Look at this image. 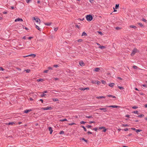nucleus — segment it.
Masks as SVG:
<instances>
[{
	"instance_id": "31",
	"label": "nucleus",
	"mask_w": 147,
	"mask_h": 147,
	"mask_svg": "<svg viewBox=\"0 0 147 147\" xmlns=\"http://www.w3.org/2000/svg\"><path fill=\"white\" fill-rule=\"evenodd\" d=\"M122 126L123 127H128L129 126V125L127 124H122Z\"/></svg>"
},
{
	"instance_id": "40",
	"label": "nucleus",
	"mask_w": 147,
	"mask_h": 147,
	"mask_svg": "<svg viewBox=\"0 0 147 147\" xmlns=\"http://www.w3.org/2000/svg\"><path fill=\"white\" fill-rule=\"evenodd\" d=\"M64 134V131H61L59 133V134Z\"/></svg>"
},
{
	"instance_id": "4",
	"label": "nucleus",
	"mask_w": 147,
	"mask_h": 147,
	"mask_svg": "<svg viewBox=\"0 0 147 147\" xmlns=\"http://www.w3.org/2000/svg\"><path fill=\"white\" fill-rule=\"evenodd\" d=\"M44 110H51L53 109V108L51 107H47L43 108H42Z\"/></svg>"
},
{
	"instance_id": "38",
	"label": "nucleus",
	"mask_w": 147,
	"mask_h": 147,
	"mask_svg": "<svg viewBox=\"0 0 147 147\" xmlns=\"http://www.w3.org/2000/svg\"><path fill=\"white\" fill-rule=\"evenodd\" d=\"M133 113L135 114H138V111H134L133 112Z\"/></svg>"
},
{
	"instance_id": "26",
	"label": "nucleus",
	"mask_w": 147,
	"mask_h": 147,
	"mask_svg": "<svg viewBox=\"0 0 147 147\" xmlns=\"http://www.w3.org/2000/svg\"><path fill=\"white\" fill-rule=\"evenodd\" d=\"M81 127H82V128H83L84 129V130L85 131H87V129H86V128L84 126H81Z\"/></svg>"
},
{
	"instance_id": "21",
	"label": "nucleus",
	"mask_w": 147,
	"mask_h": 147,
	"mask_svg": "<svg viewBox=\"0 0 147 147\" xmlns=\"http://www.w3.org/2000/svg\"><path fill=\"white\" fill-rule=\"evenodd\" d=\"M15 123L13 122H9V123H8V125H12Z\"/></svg>"
},
{
	"instance_id": "39",
	"label": "nucleus",
	"mask_w": 147,
	"mask_h": 147,
	"mask_svg": "<svg viewBox=\"0 0 147 147\" xmlns=\"http://www.w3.org/2000/svg\"><path fill=\"white\" fill-rule=\"evenodd\" d=\"M138 24L141 27L143 26V25L141 23H138Z\"/></svg>"
},
{
	"instance_id": "58",
	"label": "nucleus",
	"mask_w": 147,
	"mask_h": 147,
	"mask_svg": "<svg viewBox=\"0 0 147 147\" xmlns=\"http://www.w3.org/2000/svg\"><path fill=\"white\" fill-rule=\"evenodd\" d=\"M87 134H92V132H91L90 131H88L87 132Z\"/></svg>"
},
{
	"instance_id": "46",
	"label": "nucleus",
	"mask_w": 147,
	"mask_h": 147,
	"mask_svg": "<svg viewBox=\"0 0 147 147\" xmlns=\"http://www.w3.org/2000/svg\"><path fill=\"white\" fill-rule=\"evenodd\" d=\"M86 123V122H84V121H81L80 122V123L81 124H84L85 123Z\"/></svg>"
},
{
	"instance_id": "63",
	"label": "nucleus",
	"mask_w": 147,
	"mask_h": 147,
	"mask_svg": "<svg viewBox=\"0 0 147 147\" xmlns=\"http://www.w3.org/2000/svg\"><path fill=\"white\" fill-rule=\"evenodd\" d=\"M47 92V90H45V91H44L43 92V93L44 94L45 93H46Z\"/></svg>"
},
{
	"instance_id": "20",
	"label": "nucleus",
	"mask_w": 147,
	"mask_h": 147,
	"mask_svg": "<svg viewBox=\"0 0 147 147\" xmlns=\"http://www.w3.org/2000/svg\"><path fill=\"white\" fill-rule=\"evenodd\" d=\"M36 28L38 30H39L40 31H41V29L37 25H36Z\"/></svg>"
},
{
	"instance_id": "14",
	"label": "nucleus",
	"mask_w": 147,
	"mask_h": 147,
	"mask_svg": "<svg viewBox=\"0 0 147 147\" xmlns=\"http://www.w3.org/2000/svg\"><path fill=\"white\" fill-rule=\"evenodd\" d=\"M31 111H32V110H31V109L26 110H25L24 111V112L25 113H28V112Z\"/></svg>"
},
{
	"instance_id": "49",
	"label": "nucleus",
	"mask_w": 147,
	"mask_h": 147,
	"mask_svg": "<svg viewBox=\"0 0 147 147\" xmlns=\"http://www.w3.org/2000/svg\"><path fill=\"white\" fill-rule=\"evenodd\" d=\"M80 90H84V88H80Z\"/></svg>"
},
{
	"instance_id": "37",
	"label": "nucleus",
	"mask_w": 147,
	"mask_h": 147,
	"mask_svg": "<svg viewBox=\"0 0 147 147\" xmlns=\"http://www.w3.org/2000/svg\"><path fill=\"white\" fill-rule=\"evenodd\" d=\"M43 79H38L37 80V81L38 82H40V81H43Z\"/></svg>"
},
{
	"instance_id": "53",
	"label": "nucleus",
	"mask_w": 147,
	"mask_h": 147,
	"mask_svg": "<svg viewBox=\"0 0 147 147\" xmlns=\"http://www.w3.org/2000/svg\"><path fill=\"white\" fill-rule=\"evenodd\" d=\"M27 3H29L31 0H25Z\"/></svg>"
},
{
	"instance_id": "9",
	"label": "nucleus",
	"mask_w": 147,
	"mask_h": 147,
	"mask_svg": "<svg viewBox=\"0 0 147 147\" xmlns=\"http://www.w3.org/2000/svg\"><path fill=\"white\" fill-rule=\"evenodd\" d=\"M115 85V84L114 83H110L109 84V85L111 87H113Z\"/></svg>"
},
{
	"instance_id": "1",
	"label": "nucleus",
	"mask_w": 147,
	"mask_h": 147,
	"mask_svg": "<svg viewBox=\"0 0 147 147\" xmlns=\"http://www.w3.org/2000/svg\"><path fill=\"white\" fill-rule=\"evenodd\" d=\"M139 52V51L136 48H134L132 50L131 55L132 56H134L136 53Z\"/></svg>"
},
{
	"instance_id": "33",
	"label": "nucleus",
	"mask_w": 147,
	"mask_h": 147,
	"mask_svg": "<svg viewBox=\"0 0 147 147\" xmlns=\"http://www.w3.org/2000/svg\"><path fill=\"white\" fill-rule=\"evenodd\" d=\"M83 40L82 39H79L77 40V41L78 42H81Z\"/></svg>"
},
{
	"instance_id": "16",
	"label": "nucleus",
	"mask_w": 147,
	"mask_h": 147,
	"mask_svg": "<svg viewBox=\"0 0 147 147\" xmlns=\"http://www.w3.org/2000/svg\"><path fill=\"white\" fill-rule=\"evenodd\" d=\"M101 110H103L104 112H106L107 111L106 109V108H100L99 109Z\"/></svg>"
},
{
	"instance_id": "36",
	"label": "nucleus",
	"mask_w": 147,
	"mask_h": 147,
	"mask_svg": "<svg viewBox=\"0 0 147 147\" xmlns=\"http://www.w3.org/2000/svg\"><path fill=\"white\" fill-rule=\"evenodd\" d=\"M82 140H84V141H85L86 142H88V140H85V139L84 138H82Z\"/></svg>"
},
{
	"instance_id": "56",
	"label": "nucleus",
	"mask_w": 147,
	"mask_h": 147,
	"mask_svg": "<svg viewBox=\"0 0 147 147\" xmlns=\"http://www.w3.org/2000/svg\"><path fill=\"white\" fill-rule=\"evenodd\" d=\"M95 123V122L94 121H90L89 122V124H91L92 123Z\"/></svg>"
},
{
	"instance_id": "43",
	"label": "nucleus",
	"mask_w": 147,
	"mask_h": 147,
	"mask_svg": "<svg viewBox=\"0 0 147 147\" xmlns=\"http://www.w3.org/2000/svg\"><path fill=\"white\" fill-rule=\"evenodd\" d=\"M48 71H49L48 70H44V73H47L48 72Z\"/></svg>"
},
{
	"instance_id": "47",
	"label": "nucleus",
	"mask_w": 147,
	"mask_h": 147,
	"mask_svg": "<svg viewBox=\"0 0 147 147\" xmlns=\"http://www.w3.org/2000/svg\"><path fill=\"white\" fill-rule=\"evenodd\" d=\"M58 27H57L56 28H54V31L55 32L57 31V30H58Z\"/></svg>"
},
{
	"instance_id": "29",
	"label": "nucleus",
	"mask_w": 147,
	"mask_h": 147,
	"mask_svg": "<svg viewBox=\"0 0 147 147\" xmlns=\"http://www.w3.org/2000/svg\"><path fill=\"white\" fill-rule=\"evenodd\" d=\"M25 71H26L27 73H29L30 71V70L29 69H25Z\"/></svg>"
},
{
	"instance_id": "19",
	"label": "nucleus",
	"mask_w": 147,
	"mask_h": 147,
	"mask_svg": "<svg viewBox=\"0 0 147 147\" xmlns=\"http://www.w3.org/2000/svg\"><path fill=\"white\" fill-rule=\"evenodd\" d=\"M129 27L130 28H134L135 29L136 28V26L133 25H130L129 26Z\"/></svg>"
},
{
	"instance_id": "13",
	"label": "nucleus",
	"mask_w": 147,
	"mask_h": 147,
	"mask_svg": "<svg viewBox=\"0 0 147 147\" xmlns=\"http://www.w3.org/2000/svg\"><path fill=\"white\" fill-rule=\"evenodd\" d=\"M52 23L50 22H48V23H44V24L47 26H50L51 24Z\"/></svg>"
},
{
	"instance_id": "32",
	"label": "nucleus",
	"mask_w": 147,
	"mask_h": 147,
	"mask_svg": "<svg viewBox=\"0 0 147 147\" xmlns=\"http://www.w3.org/2000/svg\"><path fill=\"white\" fill-rule=\"evenodd\" d=\"M118 88L120 90H123L124 89V88L123 87L118 86Z\"/></svg>"
},
{
	"instance_id": "2",
	"label": "nucleus",
	"mask_w": 147,
	"mask_h": 147,
	"mask_svg": "<svg viewBox=\"0 0 147 147\" xmlns=\"http://www.w3.org/2000/svg\"><path fill=\"white\" fill-rule=\"evenodd\" d=\"M86 19L88 21H91L93 19V17L90 15H88L86 16Z\"/></svg>"
},
{
	"instance_id": "30",
	"label": "nucleus",
	"mask_w": 147,
	"mask_h": 147,
	"mask_svg": "<svg viewBox=\"0 0 147 147\" xmlns=\"http://www.w3.org/2000/svg\"><path fill=\"white\" fill-rule=\"evenodd\" d=\"M144 115L142 114H141L140 115H139L138 117H142L144 116Z\"/></svg>"
},
{
	"instance_id": "7",
	"label": "nucleus",
	"mask_w": 147,
	"mask_h": 147,
	"mask_svg": "<svg viewBox=\"0 0 147 147\" xmlns=\"http://www.w3.org/2000/svg\"><path fill=\"white\" fill-rule=\"evenodd\" d=\"M104 129L103 131L104 132H105L106 131V129H105V127H99V129Z\"/></svg>"
},
{
	"instance_id": "25",
	"label": "nucleus",
	"mask_w": 147,
	"mask_h": 147,
	"mask_svg": "<svg viewBox=\"0 0 147 147\" xmlns=\"http://www.w3.org/2000/svg\"><path fill=\"white\" fill-rule=\"evenodd\" d=\"M67 121V119H61L60 120V121Z\"/></svg>"
},
{
	"instance_id": "57",
	"label": "nucleus",
	"mask_w": 147,
	"mask_h": 147,
	"mask_svg": "<svg viewBox=\"0 0 147 147\" xmlns=\"http://www.w3.org/2000/svg\"><path fill=\"white\" fill-rule=\"evenodd\" d=\"M123 130L124 131H127L128 130V129L127 128H126L124 129Z\"/></svg>"
},
{
	"instance_id": "50",
	"label": "nucleus",
	"mask_w": 147,
	"mask_h": 147,
	"mask_svg": "<svg viewBox=\"0 0 147 147\" xmlns=\"http://www.w3.org/2000/svg\"><path fill=\"white\" fill-rule=\"evenodd\" d=\"M98 32L100 34H101V35H102L103 34L102 33V32H99V31H98Z\"/></svg>"
},
{
	"instance_id": "10",
	"label": "nucleus",
	"mask_w": 147,
	"mask_h": 147,
	"mask_svg": "<svg viewBox=\"0 0 147 147\" xmlns=\"http://www.w3.org/2000/svg\"><path fill=\"white\" fill-rule=\"evenodd\" d=\"M80 65L81 66H83L84 65V63L83 61H80L79 63Z\"/></svg>"
},
{
	"instance_id": "35",
	"label": "nucleus",
	"mask_w": 147,
	"mask_h": 147,
	"mask_svg": "<svg viewBox=\"0 0 147 147\" xmlns=\"http://www.w3.org/2000/svg\"><path fill=\"white\" fill-rule=\"evenodd\" d=\"M115 29L117 30H118L121 29V28L118 27H117L115 28Z\"/></svg>"
},
{
	"instance_id": "15",
	"label": "nucleus",
	"mask_w": 147,
	"mask_h": 147,
	"mask_svg": "<svg viewBox=\"0 0 147 147\" xmlns=\"http://www.w3.org/2000/svg\"><path fill=\"white\" fill-rule=\"evenodd\" d=\"M107 96L109 97H112L114 98H116L115 96L110 94L109 95Z\"/></svg>"
},
{
	"instance_id": "23",
	"label": "nucleus",
	"mask_w": 147,
	"mask_h": 147,
	"mask_svg": "<svg viewBox=\"0 0 147 147\" xmlns=\"http://www.w3.org/2000/svg\"><path fill=\"white\" fill-rule=\"evenodd\" d=\"M142 131V130L141 129H136V131L137 133H138V132H140Z\"/></svg>"
},
{
	"instance_id": "41",
	"label": "nucleus",
	"mask_w": 147,
	"mask_h": 147,
	"mask_svg": "<svg viewBox=\"0 0 147 147\" xmlns=\"http://www.w3.org/2000/svg\"><path fill=\"white\" fill-rule=\"evenodd\" d=\"M54 101H57L59 100L57 98H54L53 99Z\"/></svg>"
},
{
	"instance_id": "64",
	"label": "nucleus",
	"mask_w": 147,
	"mask_h": 147,
	"mask_svg": "<svg viewBox=\"0 0 147 147\" xmlns=\"http://www.w3.org/2000/svg\"><path fill=\"white\" fill-rule=\"evenodd\" d=\"M142 86L144 87H147V85H145V84H143L142 85Z\"/></svg>"
},
{
	"instance_id": "12",
	"label": "nucleus",
	"mask_w": 147,
	"mask_h": 147,
	"mask_svg": "<svg viewBox=\"0 0 147 147\" xmlns=\"http://www.w3.org/2000/svg\"><path fill=\"white\" fill-rule=\"evenodd\" d=\"M105 96H97L96 97V98L97 99H100L102 98H105Z\"/></svg>"
},
{
	"instance_id": "54",
	"label": "nucleus",
	"mask_w": 147,
	"mask_h": 147,
	"mask_svg": "<svg viewBox=\"0 0 147 147\" xmlns=\"http://www.w3.org/2000/svg\"><path fill=\"white\" fill-rule=\"evenodd\" d=\"M142 20L144 22H146V21H147V20L146 19H144V18H143L142 19Z\"/></svg>"
},
{
	"instance_id": "44",
	"label": "nucleus",
	"mask_w": 147,
	"mask_h": 147,
	"mask_svg": "<svg viewBox=\"0 0 147 147\" xmlns=\"http://www.w3.org/2000/svg\"><path fill=\"white\" fill-rule=\"evenodd\" d=\"M138 108V107L137 106H133L132 107V108L134 109H136Z\"/></svg>"
},
{
	"instance_id": "24",
	"label": "nucleus",
	"mask_w": 147,
	"mask_h": 147,
	"mask_svg": "<svg viewBox=\"0 0 147 147\" xmlns=\"http://www.w3.org/2000/svg\"><path fill=\"white\" fill-rule=\"evenodd\" d=\"M87 34L85 32H83L82 34V36H87Z\"/></svg>"
},
{
	"instance_id": "8",
	"label": "nucleus",
	"mask_w": 147,
	"mask_h": 147,
	"mask_svg": "<svg viewBox=\"0 0 147 147\" xmlns=\"http://www.w3.org/2000/svg\"><path fill=\"white\" fill-rule=\"evenodd\" d=\"M15 22H17L19 21H23V20L22 19L18 18L15 20Z\"/></svg>"
},
{
	"instance_id": "34",
	"label": "nucleus",
	"mask_w": 147,
	"mask_h": 147,
	"mask_svg": "<svg viewBox=\"0 0 147 147\" xmlns=\"http://www.w3.org/2000/svg\"><path fill=\"white\" fill-rule=\"evenodd\" d=\"M102 82L104 84H105L106 83V82L103 80H102Z\"/></svg>"
},
{
	"instance_id": "6",
	"label": "nucleus",
	"mask_w": 147,
	"mask_h": 147,
	"mask_svg": "<svg viewBox=\"0 0 147 147\" xmlns=\"http://www.w3.org/2000/svg\"><path fill=\"white\" fill-rule=\"evenodd\" d=\"M36 55L35 54H32L30 55H27L26 56H24V57H29V56H32V57H35L36 56Z\"/></svg>"
},
{
	"instance_id": "42",
	"label": "nucleus",
	"mask_w": 147,
	"mask_h": 147,
	"mask_svg": "<svg viewBox=\"0 0 147 147\" xmlns=\"http://www.w3.org/2000/svg\"><path fill=\"white\" fill-rule=\"evenodd\" d=\"M68 124L69 125H76V124L75 123H69Z\"/></svg>"
},
{
	"instance_id": "52",
	"label": "nucleus",
	"mask_w": 147,
	"mask_h": 147,
	"mask_svg": "<svg viewBox=\"0 0 147 147\" xmlns=\"http://www.w3.org/2000/svg\"><path fill=\"white\" fill-rule=\"evenodd\" d=\"M48 69L51 70L52 69V67H48Z\"/></svg>"
},
{
	"instance_id": "45",
	"label": "nucleus",
	"mask_w": 147,
	"mask_h": 147,
	"mask_svg": "<svg viewBox=\"0 0 147 147\" xmlns=\"http://www.w3.org/2000/svg\"><path fill=\"white\" fill-rule=\"evenodd\" d=\"M133 67L135 69H137L138 68L137 66L135 65L133 66Z\"/></svg>"
},
{
	"instance_id": "18",
	"label": "nucleus",
	"mask_w": 147,
	"mask_h": 147,
	"mask_svg": "<svg viewBox=\"0 0 147 147\" xmlns=\"http://www.w3.org/2000/svg\"><path fill=\"white\" fill-rule=\"evenodd\" d=\"M99 48H100L101 49H105V46H100Z\"/></svg>"
},
{
	"instance_id": "48",
	"label": "nucleus",
	"mask_w": 147,
	"mask_h": 147,
	"mask_svg": "<svg viewBox=\"0 0 147 147\" xmlns=\"http://www.w3.org/2000/svg\"><path fill=\"white\" fill-rule=\"evenodd\" d=\"M90 90V88H84V90Z\"/></svg>"
},
{
	"instance_id": "51",
	"label": "nucleus",
	"mask_w": 147,
	"mask_h": 147,
	"mask_svg": "<svg viewBox=\"0 0 147 147\" xmlns=\"http://www.w3.org/2000/svg\"><path fill=\"white\" fill-rule=\"evenodd\" d=\"M90 2L92 3H93L94 0H89Z\"/></svg>"
},
{
	"instance_id": "59",
	"label": "nucleus",
	"mask_w": 147,
	"mask_h": 147,
	"mask_svg": "<svg viewBox=\"0 0 147 147\" xmlns=\"http://www.w3.org/2000/svg\"><path fill=\"white\" fill-rule=\"evenodd\" d=\"M53 66L55 67H58V65H53Z\"/></svg>"
},
{
	"instance_id": "3",
	"label": "nucleus",
	"mask_w": 147,
	"mask_h": 147,
	"mask_svg": "<svg viewBox=\"0 0 147 147\" xmlns=\"http://www.w3.org/2000/svg\"><path fill=\"white\" fill-rule=\"evenodd\" d=\"M33 19L35 20L36 22H37L38 23L40 24V19L38 18H35L34 17H32Z\"/></svg>"
},
{
	"instance_id": "62",
	"label": "nucleus",
	"mask_w": 147,
	"mask_h": 147,
	"mask_svg": "<svg viewBox=\"0 0 147 147\" xmlns=\"http://www.w3.org/2000/svg\"><path fill=\"white\" fill-rule=\"evenodd\" d=\"M125 117L128 118H129V115H125Z\"/></svg>"
},
{
	"instance_id": "55",
	"label": "nucleus",
	"mask_w": 147,
	"mask_h": 147,
	"mask_svg": "<svg viewBox=\"0 0 147 147\" xmlns=\"http://www.w3.org/2000/svg\"><path fill=\"white\" fill-rule=\"evenodd\" d=\"M46 94H41V97H43Z\"/></svg>"
},
{
	"instance_id": "60",
	"label": "nucleus",
	"mask_w": 147,
	"mask_h": 147,
	"mask_svg": "<svg viewBox=\"0 0 147 147\" xmlns=\"http://www.w3.org/2000/svg\"><path fill=\"white\" fill-rule=\"evenodd\" d=\"M4 69L2 67H0V70H1L3 71Z\"/></svg>"
},
{
	"instance_id": "22",
	"label": "nucleus",
	"mask_w": 147,
	"mask_h": 147,
	"mask_svg": "<svg viewBox=\"0 0 147 147\" xmlns=\"http://www.w3.org/2000/svg\"><path fill=\"white\" fill-rule=\"evenodd\" d=\"M85 117L86 118H91L93 117L92 116V115L89 116H85Z\"/></svg>"
},
{
	"instance_id": "28",
	"label": "nucleus",
	"mask_w": 147,
	"mask_h": 147,
	"mask_svg": "<svg viewBox=\"0 0 147 147\" xmlns=\"http://www.w3.org/2000/svg\"><path fill=\"white\" fill-rule=\"evenodd\" d=\"M119 4H116V5H115V9H117L119 7Z\"/></svg>"
},
{
	"instance_id": "27",
	"label": "nucleus",
	"mask_w": 147,
	"mask_h": 147,
	"mask_svg": "<svg viewBox=\"0 0 147 147\" xmlns=\"http://www.w3.org/2000/svg\"><path fill=\"white\" fill-rule=\"evenodd\" d=\"M92 126L90 125H88L86 126V127L88 128H91Z\"/></svg>"
},
{
	"instance_id": "5",
	"label": "nucleus",
	"mask_w": 147,
	"mask_h": 147,
	"mask_svg": "<svg viewBox=\"0 0 147 147\" xmlns=\"http://www.w3.org/2000/svg\"><path fill=\"white\" fill-rule=\"evenodd\" d=\"M106 107H112V108H113L120 107H119V106H117L115 105H111V106H107Z\"/></svg>"
},
{
	"instance_id": "17",
	"label": "nucleus",
	"mask_w": 147,
	"mask_h": 147,
	"mask_svg": "<svg viewBox=\"0 0 147 147\" xmlns=\"http://www.w3.org/2000/svg\"><path fill=\"white\" fill-rule=\"evenodd\" d=\"M100 70V68L98 67H96L95 68L94 71H98Z\"/></svg>"
},
{
	"instance_id": "61",
	"label": "nucleus",
	"mask_w": 147,
	"mask_h": 147,
	"mask_svg": "<svg viewBox=\"0 0 147 147\" xmlns=\"http://www.w3.org/2000/svg\"><path fill=\"white\" fill-rule=\"evenodd\" d=\"M93 130H94L95 131H97V129L96 127L93 128Z\"/></svg>"
},
{
	"instance_id": "11",
	"label": "nucleus",
	"mask_w": 147,
	"mask_h": 147,
	"mask_svg": "<svg viewBox=\"0 0 147 147\" xmlns=\"http://www.w3.org/2000/svg\"><path fill=\"white\" fill-rule=\"evenodd\" d=\"M49 130L50 131V134H51L53 132V130L52 129V128L51 127H49Z\"/></svg>"
}]
</instances>
